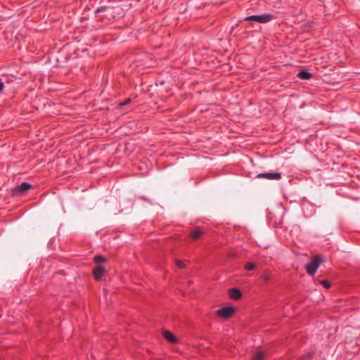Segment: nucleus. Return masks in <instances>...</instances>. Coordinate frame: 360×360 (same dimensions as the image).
<instances>
[{"instance_id": "f257e3e1", "label": "nucleus", "mask_w": 360, "mask_h": 360, "mask_svg": "<svg viewBox=\"0 0 360 360\" xmlns=\"http://www.w3.org/2000/svg\"><path fill=\"white\" fill-rule=\"evenodd\" d=\"M274 19V15L270 13H264L262 15H252L247 16L245 20L255 21L259 23H266Z\"/></svg>"}, {"instance_id": "f03ea898", "label": "nucleus", "mask_w": 360, "mask_h": 360, "mask_svg": "<svg viewBox=\"0 0 360 360\" xmlns=\"http://www.w3.org/2000/svg\"><path fill=\"white\" fill-rule=\"evenodd\" d=\"M321 262L322 259L319 255L315 256L311 261L306 265V270L308 274L314 276Z\"/></svg>"}, {"instance_id": "7ed1b4c3", "label": "nucleus", "mask_w": 360, "mask_h": 360, "mask_svg": "<svg viewBox=\"0 0 360 360\" xmlns=\"http://www.w3.org/2000/svg\"><path fill=\"white\" fill-rule=\"evenodd\" d=\"M32 188V185L27 182H22L12 189L13 195H20Z\"/></svg>"}, {"instance_id": "20e7f679", "label": "nucleus", "mask_w": 360, "mask_h": 360, "mask_svg": "<svg viewBox=\"0 0 360 360\" xmlns=\"http://www.w3.org/2000/svg\"><path fill=\"white\" fill-rule=\"evenodd\" d=\"M234 311V307L228 306L218 309L217 311V314L223 319H229L233 314Z\"/></svg>"}, {"instance_id": "39448f33", "label": "nucleus", "mask_w": 360, "mask_h": 360, "mask_svg": "<svg viewBox=\"0 0 360 360\" xmlns=\"http://www.w3.org/2000/svg\"><path fill=\"white\" fill-rule=\"evenodd\" d=\"M258 179H266L269 180H279L281 179V172L259 173L256 176Z\"/></svg>"}, {"instance_id": "423d86ee", "label": "nucleus", "mask_w": 360, "mask_h": 360, "mask_svg": "<svg viewBox=\"0 0 360 360\" xmlns=\"http://www.w3.org/2000/svg\"><path fill=\"white\" fill-rule=\"evenodd\" d=\"M96 17L103 19L105 15L112 14V8L109 6H101L96 10Z\"/></svg>"}, {"instance_id": "0eeeda50", "label": "nucleus", "mask_w": 360, "mask_h": 360, "mask_svg": "<svg viewBox=\"0 0 360 360\" xmlns=\"http://www.w3.org/2000/svg\"><path fill=\"white\" fill-rule=\"evenodd\" d=\"M229 296L230 298L237 300L242 297V293L239 289L233 288L229 290Z\"/></svg>"}, {"instance_id": "6e6552de", "label": "nucleus", "mask_w": 360, "mask_h": 360, "mask_svg": "<svg viewBox=\"0 0 360 360\" xmlns=\"http://www.w3.org/2000/svg\"><path fill=\"white\" fill-rule=\"evenodd\" d=\"M104 273V269L102 266H96L93 271L94 276L96 280L101 279Z\"/></svg>"}, {"instance_id": "1a4fd4ad", "label": "nucleus", "mask_w": 360, "mask_h": 360, "mask_svg": "<svg viewBox=\"0 0 360 360\" xmlns=\"http://www.w3.org/2000/svg\"><path fill=\"white\" fill-rule=\"evenodd\" d=\"M162 335L163 337L171 343H176L177 342L176 338L168 330H165Z\"/></svg>"}, {"instance_id": "9d476101", "label": "nucleus", "mask_w": 360, "mask_h": 360, "mask_svg": "<svg viewBox=\"0 0 360 360\" xmlns=\"http://www.w3.org/2000/svg\"><path fill=\"white\" fill-rule=\"evenodd\" d=\"M202 233V231L200 228H197L191 233V238L193 240H198L200 238Z\"/></svg>"}, {"instance_id": "9b49d317", "label": "nucleus", "mask_w": 360, "mask_h": 360, "mask_svg": "<svg viewBox=\"0 0 360 360\" xmlns=\"http://www.w3.org/2000/svg\"><path fill=\"white\" fill-rule=\"evenodd\" d=\"M297 77L299 79L307 80L309 79L312 77V75L307 70H302L297 74Z\"/></svg>"}, {"instance_id": "f8f14e48", "label": "nucleus", "mask_w": 360, "mask_h": 360, "mask_svg": "<svg viewBox=\"0 0 360 360\" xmlns=\"http://www.w3.org/2000/svg\"><path fill=\"white\" fill-rule=\"evenodd\" d=\"M94 261L96 262V263H98V264H100V263H103L106 261V259L105 257L101 256V255H95L94 257Z\"/></svg>"}, {"instance_id": "ddd939ff", "label": "nucleus", "mask_w": 360, "mask_h": 360, "mask_svg": "<svg viewBox=\"0 0 360 360\" xmlns=\"http://www.w3.org/2000/svg\"><path fill=\"white\" fill-rule=\"evenodd\" d=\"M264 352L262 351H258L255 355V360H262L264 358Z\"/></svg>"}, {"instance_id": "4468645a", "label": "nucleus", "mask_w": 360, "mask_h": 360, "mask_svg": "<svg viewBox=\"0 0 360 360\" xmlns=\"http://www.w3.org/2000/svg\"><path fill=\"white\" fill-rule=\"evenodd\" d=\"M255 265L252 262H248L245 265V269L247 271H252V270L255 269Z\"/></svg>"}, {"instance_id": "2eb2a0df", "label": "nucleus", "mask_w": 360, "mask_h": 360, "mask_svg": "<svg viewBox=\"0 0 360 360\" xmlns=\"http://www.w3.org/2000/svg\"><path fill=\"white\" fill-rule=\"evenodd\" d=\"M320 283L326 289L330 287V283L327 281H321Z\"/></svg>"}, {"instance_id": "dca6fc26", "label": "nucleus", "mask_w": 360, "mask_h": 360, "mask_svg": "<svg viewBox=\"0 0 360 360\" xmlns=\"http://www.w3.org/2000/svg\"><path fill=\"white\" fill-rule=\"evenodd\" d=\"M176 265H177L179 268H181V269H183V268H184V267H185V264H184V263L182 261H181V260H177V261H176Z\"/></svg>"}, {"instance_id": "f3484780", "label": "nucleus", "mask_w": 360, "mask_h": 360, "mask_svg": "<svg viewBox=\"0 0 360 360\" xmlns=\"http://www.w3.org/2000/svg\"><path fill=\"white\" fill-rule=\"evenodd\" d=\"M130 102H131V98H127L123 102L120 103V105H121V106L126 105L129 104Z\"/></svg>"}, {"instance_id": "a211bd4d", "label": "nucleus", "mask_w": 360, "mask_h": 360, "mask_svg": "<svg viewBox=\"0 0 360 360\" xmlns=\"http://www.w3.org/2000/svg\"><path fill=\"white\" fill-rule=\"evenodd\" d=\"M263 278H264V281H266V282L269 281L270 279L269 275H267V274L264 275Z\"/></svg>"}, {"instance_id": "6ab92c4d", "label": "nucleus", "mask_w": 360, "mask_h": 360, "mask_svg": "<svg viewBox=\"0 0 360 360\" xmlns=\"http://www.w3.org/2000/svg\"><path fill=\"white\" fill-rule=\"evenodd\" d=\"M4 87V83L0 80V92L3 90Z\"/></svg>"}, {"instance_id": "aec40b11", "label": "nucleus", "mask_w": 360, "mask_h": 360, "mask_svg": "<svg viewBox=\"0 0 360 360\" xmlns=\"http://www.w3.org/2000/svg\"><path fill=\"white\" fill-rule=\"evenodd\" d=\"M312 355H313V354H311V353H309V354H308V357L309 358V357H311Z\"/></svg>"}]
</instances>
